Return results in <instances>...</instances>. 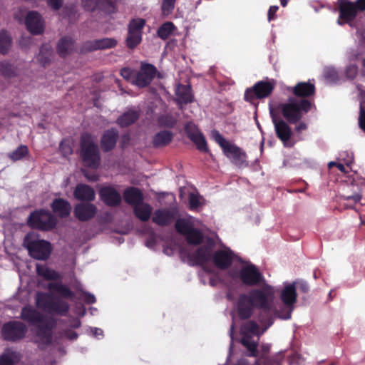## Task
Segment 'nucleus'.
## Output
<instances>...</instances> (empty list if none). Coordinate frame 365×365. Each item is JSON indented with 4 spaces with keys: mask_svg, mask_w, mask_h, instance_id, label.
<instances>
[{
    "mask_svg": "<svg viewBox=\"0 0 365 365\" xmlns=\"http://www.w3.org/2000/svg\"><path fill=\"white\" fill-rule=\"evenodd\" d=\"M60 150L64 155H70L72 153V149L66 141L61 142L60 144Z\"/></svg>",
    "mask_w": 365,
    "mask_h": 365,
    "instance_id": "obj_52",
    "label": "nucleus"
},
{
    "mask_svg": "<svg viewBox=\"0 0 365 365\" xmlns=\"http://www.w3.org/2000/svg\"><path fill=\"white\" fill-rule=\"evenodd\" d=\"M26 326L18 322L6 324L3 327V336L8 340H16L23 337L26 333Z\"/></svg>",
    "mask_w": 365,
    "mask_h": 365,
    "instance_id": "obj_18",
    "label": "nucleus"
},
{
    "mask_svg": "<svg viewBox=\"0 0 365 365\" xmlns=\"http://www.w3.org/2000/svg\"><path fill=\"white\" fill-rule=\"evenodd\" d=\"M205 204L204 198L197 192L189 194V206L192 210H199Z\"/></svg>",
    "mask_w": 365,
    "mask_h": 365,
    "instance_id": "obj_35",
    "label": "nucleus"
},
{
    "mask_svg": "<svg viewBox=\"0 0 365 365\" xmlns=\"http://www.w3.org/2000/svg\"><path fill=\"white\" fill-rule=\"evenodd\" d=\"M306 129H307V125H306V123H304L303 122L299 123L296 126V130L298 132H301Z\"/></svg>",
    "mask_w": 365,
    "mask_h": 365,
    "instance_id": "obj_61",
    "label": "nucleus"
},
{
    "mask_svg": "<svg viewBox=\"0 0 365 365\" xmlns=\"http://www.w3.org/2000/svg\"><path fill=\"white\" fill-rule=\"evenodd\" d=\"M345 164L347 166H349L352 162H353V154L352 153H348L347 154V158L344 159Z\"/></svg>",
    "mask_w": 365,
    "mask_h": 365,
    "instance_id": "obj_63",
    "label": "nucleus"
},
{
    "mask_svg": "<svg viewBox=\"0 0 365 365\" xmlns=\"http://www.w3.org/2000/svg\"><path fill=\"white\" fill-rule=\"evenodd\" d=\"M73 195L78 200L93 201L95 200L96 192L91 187L86 184H79L76 187Z\"/></svg>",
    "mask_w": 365,
    "mask_h": 365,
    "instance_id": "obj_27",
    "label": "nucleus"
},
{
    "mask_svg": "<svg viewBox=\"0 0 365 365\" xmlns=\"http://www.w3.org/2000/svg\"><path fill=\"white\" fill-rule=\"evenodd\" d=\"M152 210L153 208L150 205L142 202L134 206L135 215L142 221H147L149 220Z\"/></svg>",
    "mask_w": 365,
    "mask_h": 365,
    "instance_id": "obj_29",
    "label": "nucleus"
},
{
    "mask_svg": "<svg viewBox=\"0 0 365 365\" xmlns=\"http://www.w3.org/2000/svg\"><path fill=\"white\" fill-rule=\"evenodd\" d=\"M28 153V148L25 145H21L17 148L16 150L11 153L9 156V158L14 160H21L23 157H24Z\"/></svg>",
    "mask_w": 365,
    "mask_h": 365,
    "instance_id": "obj_42",
    "label": "nucleus"
},
{
    "mask_svg": "<svg viewBox=\"0 0 365 365\" xmlns=\"http://www.w3.org/2000/svg\"><path fill=\"white\" fill-rule=\"evenodd\" d=\"M21 318L37 327L36 341L39 346H43L52 342L51 330L55 325L53 319L41 316L30 306L23 308Z\"/></svg>",
    "mask_w": 365,
    "mask_h": 365,
    "instance_id": "obj_3",
    "label": "nucleus"
},
{
    "mask_svg": "<svg viewBox=\"0 0 365 365\" xmlns=\"http://www.w3.org/2000/svg\"><path fill=\"white\" fill-rule=\"evenodd\" d=\"M81 156L86 166L92 168L98 166L100 157L98 146L88 134H83L81 137Z\"/></svg>",
    "mask_w": 365,
    "mask_h": 365,
    "instance_id": "obj_9",
    "label": "nucleus"
},
{
    "mask_svg": "<svg viewBox=\"0 0 365 365\" xmlns=\"http://www.w3.org/2000/svg\"><path fill=\"white\" fill-rule=\"evenodd\" d=\"M60 336L63 339L74 340L77 338L78 335L74 331L66 329L62 331Z\"/></svg>",
    "mask_w": 365,
    "mask_h": 365,
    "instance_id": "obj_48",
    "label": "nucleus"
},
{
    "mask_svg": "<svg viewBox=\"0 0 365 365\" xmlns=\"http://www.w3.org/2000/svg\"><path fill=\"white\" fill-rule=\"evenodd\" d=\"M116 43V40L111 38L96 39L86 42L83 45V50L84 51H92L98 49H107L114 47Z\"/></svg>",
    "mask_w": 365,
    "mask_h": 365,
    "instance_id": "obj_21",
    "label": "nucleus"
},
{
    "mask_svg": "<svg viewBox=\"0 0 365 365\" xmlns=\"http://www.w3.org/2000/svg\"><path fill=\"white\" fill-rule=\"evenodd\" d=\"M212 246V242L208 241L205 247L198 248L191 254V261L193 264L202 266L205 269H207L210 264H214L220 269H226L233 262L234 254L227 247L213 252Z\"/></svg>",
    "mask_w": 365,
    "mask_h": 365,
    "instance_id": "obj_2",
    "label": "nucleus"
},
{
    "mask_svg": "<svg viewBox=\"0 0 365 365\" xmlns=\"http://www.w3.org/2000/svg\"><path fill=\"white\" fill-rule=\"evenodd\" d=\"M175 215L176 210L174 209H159L154 212L152 220L156 225L165 226L170 224Z\"/></svg>",
    "mask_w": 365,
    "mask_h": 365,
    "instance_id": "obj_20",
    "label": "nucleus"
},
{
    "mask_svg": "<svg viewBox=\"0 0 365 365\" xmlns=\"http://www.w3.org/2000/svg\"><path fill=\"white\" fill-rule=\"evenodd\" d=\"M123 196L125 200L128 203L133 205L134 206L142 202L143 200V195L141 192L138 189L134 187L127 189L125 191Z\"/></svg>",
    "mask_w": 365,
    "mask_h": 365,
    "instance_id": "obj_30",
    "label": "nucleus"
},
{
    "mask_svg": "<svg viewBox=\"0 0 365 365\" xmlns=\"http://www.w3.org/2000/svg\"><path fill=\"white\" fill-rule=\"evenodd\" d=\"M25 24L28 31L32 34H41L44 29V21L36 11H30L27 14Z\"/></svg>",
    "mask_w": 365,
    "mask_h": 365,
    "instance_id": "obj_17",
    "label": "nucleus"
},
{
    "mask_svg": "<svg viewBox=\"0 0 365 365\" xmlns=\"http://www.w3.org/2000/svg\"><path fill=\"white\" fill-rule=\"evenodd\" d=\"M276 289L274 287L264 284L262 288L253 289L247 294L239 297L237 305V314L242 319L250 317L255 309L266 314L277 317Z\"/></svg>",
    "mask_w": 365,
    "mask_h": 365,
    "instance_id": "obj_1",
    "label": "nucleus"
},
{
    "mask_svg": "<svg viewBox=\"0 0 365 365\" xmlns=\"http://www.w3.org/2000/svg\"><path fill=\"white\" fill-rule=\"evenodd\" d=\"M28 223L32 227L48 230L54 227L56 220L48 211L41 210L33 212Z\"/></svg>",
    "mask_w": 365,
    "mask_h": 365,
    "instance_id": "obj_11",
    "label": "nucleus"
},
{
    "mask_svg": "<svg viewBox=\"0 0 365 365\" xmlns=\"http://www.w3.org/2000/svg\"><path fill=\"white\" fill-rule=\"evenodd\" d=\"M81 297L86 302H87L88 304H92L96 302V298H95L94 295H93L90 293L83 292V291L81 293Z\"/></svg>",
    "mask_w": 365,
    "mask_h": 365,
    "instance_id": "obj_53",
    "label": "nucleus"
},
{
    "mask_svg": "<svg viewBox=\"0 0 365 365\" xmlns=\"http://www.w3.org/2000/svg\"><path fill=\"white\" fill-rule=\"evenodd\" d=\"M189 138L195 143L197 148L201 151L207 150V144L204 136L192 123H188L185 127Z\"/></svg>",
    "mask_w": 365,
    "mask_h": 365,
    "instance_id": "obj_25",
    "label": "nucleus"
},
{
    "mask_svg": "<svg viewBox=\"0 0 365 365\" xmlns=\"http://www.w3.org/2000/svg\"><path fill=\"white\" fill-rule=\"evenodd\" d=\"M273 88L274 84L271 82H258L252 88L246 90L245 98L247 101H252L255 98H262L267 97L272 93Z\"/></svg>",
    "mask_w": 365,
    "mask_h": 365,
    "instance_id": "obj_13",
    "label": "nucleus"
},
{
    "mask_svg": "<svg viewBox=\"0 0 365 365\" xmlns=\"http://www.w3.org/2000/svg\"><path fill=\"white\" fill-rule=\"evenodd\" d=\"M342 197L345 200H351L354 202H359L361 198V195L357 192H355L353 195H344Z\"/></svg>",
    "mask_w": 365,
    "mask_h": 365,
    "instance_id": "obj_54",
    "label": "nucleus"
},
{
    "mask_svg": "<svg viewBox=\"0 0 365 365\" xmlns=\"http://www.w3.org/2000/svg\"><path fill=\"white\" fill-rule=\"evenodd\" d=\"M117 132L114 130H108L103 135L101 144L102 148L105 150H109L112 149L116 143Z\"/></svg>",
    "mask_w": 365,
    "mask_h": 365,
    "instance_id": "obj_32",
    "label": "nucleus"
},
{
    "mask_svg": "<svg viewBox=\"0 0 365 365\" xmlns=\"http://www.w3.org/2000/svg\"><path fill=\"white\" fill-rule=\"evenodd\" d=\"M1 70L2 73L6 76H11L14 73L13 66L8 62L1 63Z\"/></svg>",
    "mask_w": 365,
    "mask_h": 365,
    "instance_id": "obj_49",
    "label": "nucleus"
},
{
    "mask_svg": "<svg viewBox=\"0 0 365 365\" xmlns=\"http://www.w3.org/2000/svg\"><path fill=\"white\" fill-rule=\"evenodd\" d=\"M97 208L93 204H78L74 208L76 217L81 220L86 221L92 218L96 213Z\"/></svg>",
    "mask_w": 365,
    "mask_h": 365,
    "instance_id": "obj_24",
    "label": "nucleus"
},
{
    "mask_svg": "<svg viewBox=\"0 0 365 365\" xmlns=\"http://www.w3.org/2000/svg\"><path fill=\"white\" fill-rule=\"evenodd\" d=\"M325 75H326V77L331 81H335V79L336 78V73L334 71V69H332V68L327 69Z\"/></svg>",
    "mask_w": 365,
    "mask_h": 365,
    "instance_id": "obj_56",
    "label": "nucleus"
},
{
    "mask_svg": "<svg viewBox=\"0 0 365 365\" xmlns=\"http://www.w3.org/2000/svg\"><path fill=\"white\" fill-rule=\"evenodd\" d=\"M36 271L38 275L46 279H56L58 278V274L53 269L48 268L46 265L37 264Z\"/></svg>",
    "mask_w": 365,
    "mask_h": 365,
    "instance_id": "obj_37",
    "label": "nucleus"
},
{
    "mask_svg": "<svg viewBox=\"0 0 365 365\" xmlns=\"http://www.w3.org/2000/svg\"><path fill=\"white\" fill-rule=\"evenodd\" d=\"M282 304H277V317L282 319H289L297 302V293L295 283H284L279 291Z\"/></svg>",
    "mask_w": 365,
    "mask_h": 365,
    "instance_id": "obj_4",
    "label": "nucleus"
},
{
    "mask_svg": "<svg viewBox=\"0 0 365 365\" xmlns=\"http://www.w3.org/2000/svg\"><path fill=\"white\" fill-rule=\"evenodd\" d=\"M37 306L49 313L64 314L68 309L66 303L54 299L51 295L38 293L36 297Z\"/></svg>",
    "mask_w": 365,
    "mask_h": 365,
    "instance_id": "obj_10",
    "label": "nucleus"
},
{
    "mask_svg": "<svg viewBox=\"0 0 365 365\" xmlns=\"http://www.w3.org/2000/svg\"><path fill=\"white\" fill-rule=\"evenodd\" d=\"M272 323L273 319H269L267 325H266L261 331L257 324L252 321L246 322L242 325L240 329V334L242 335L241 343L247 348L249 351V356H256L257 354V341L254 340L252 336L262 334Z\"/></svg>",
    "mask_w": 365,
    "mask_h": 365,
    "instance_id": "obj_6",
    "label": "nucleus"
},
{
    "mask_svg": "<svg viewBox=\"0 0 365 365\" xmlns=\"http://www.w3.org/2000/svg\"><path fill=\"white\" fill-rule=\"evenodd\" d=\"M359 123L360 128L365 132V111L362 108H361Z\"/></svg>",
    "mask_w": 365,
    "mask_h": 365,
    "instance_id": "obj_57",
    "label": "nucleus"
},
{
    "mask_svg": "<svg viewBox=\"0 0 365 365\" xmlns=\"http://www.w3.org/2000/svg\"><path fill=\"white\" fill-rule=\"evenodd\" d=\"M270 115L274 125L277 137L283 142L285 146H291L289 139L292 135V130L288 124L282 119L277 118L270 109Z\"/></svg>",
    "mask_w": 365,
    "mask_h": 365,
    "instance_id": "obj_15",
    "label": "nucleus"
},
{
    "mask_svg": "<svg viewBox=\"0 0 365 365\" xmlns=\"http://www.w3.org/2000/svg\"><path fill=\"white\" fill-rule=\"evenodd\" d=\"M101 200L107 205L114 206L120 203L121 197L112 187H104L99 192Z\"/></svg>",
    "mask_w": 365,
    "mask_h": 365,
    "instance_id": "obj_26",
    "label": "nucleus"
},
{
    "mask_svg": "<svg viewBox=\"0 0 365 365\" xmlns=\"http://www.w3.org/2000/svg\"><path fill=\"white\" fill-rule=\"evenodd\" d=\"M16 354L14 352H7L0 357V365H13Z\"/></svg>",
    "mask_w": 365,
    "mask_h": 365,
    "instance_id": "obj_45",
    "label": "nucleus"
},
{
    "mask_svg": "<svg viewBox=\"0 0 365 365\" xmlns=\"http://www.w3.org/2000/svg\"><path fill=\"white\" fill-rule=\"evenodd\" d=\"M116 0H82V5L88 11L98 8L106 12H110Z\"/></svg>",
    "mask_w": 365,
    "mask_h": 365,
    "instance_id": "obj_23",
    "label": "nucleus"
},
{
    "mask_svg": "<svg viewBox=\"0 0 365 365\" xmlns=\"http://www.w3.org/2000/svg\"><path fill=\"white\" fill-rule=\"evenodd\" d=\"M91 331L93 332V335H95L97 337L103 335V331L101 329L92 328Z\"/></svg>",
    "mask_w": 365,
    "mask_h": 365,
    "instance_id": "obj_64",
    "label": "nucleus"
},
{
    "mask_svg": "<svg viewBox=\"0 0 365 365\" xmlns=\"http://www.w3.org/2000/svg\"><path fill=\"white\" fill-rule=\"evenodd\" d=\"M49 289L52 292H56L65 298H69L73 296V293L68 289L58 283H51Z\"/></svg>",
    "mask_w": 365,
    "mask_h": 365,
    "instance_id": "obj_39",
    "label": "nucleus"
},
{
    "mask_svg": "<svg viewBox=\"0 0 365 365\" xmlns=\"http://www.w3.org/2000/svg\"><path fill=\"white\" fill-rule=\"evenodd\" d=\"M156 73L155 68L150 64H142L140 70L136 73L133 84L138 87L148 86L153 79Z\"/></svg>",
    "mask_w": 365,
    "mask_h": 365,
    "instance_id": "obj_16",
    "label": "nucleus"
},
{
    "mask_svg": "<svg viewBox=\"0 0 365 365\" xmlns=\"http://www.w3.org/2000/svg\"><path fill=\"white\" fill-rule=\"evenodd\" d=\"M283 116L291 123H296L307 113L311 103L305 99L290 98L287 103L280 106Z\"/></svg>",
    "mask_w": 365,
    "mask_h": 365,
    "instance_id": "obj_7",
    "label": "nucleus"
},
{
    "mask_svg": "<svg viewBox=\"0 0 365 365\" xmlns=\"http://www.w3.org/2000/svg\"><path fill=\"white\" fill-rule=\"evenodd\" d=\"M358 73V68L355 65H350L346 70V76L349 78H354Z\"/></svg>",
    "mask_w": 365,
    "mask_h": 365,
    "instance_id": "obj_51",
    "label": "nucleus"
},
{
    "mask_svg": "<svg viewBox=\"0 0 365 365\" xmlns=\"http://www.w3.org/2000/svg\"><path fill=\"white\" fill-rule=\"evenodd\" d=\"M225 155L238 166H246V155L239 148L229 144L223 150Z\"/></svg>",
    "mask_w": 365,
    "mask_h": 365,
    "instance_id": "obj_22",
    "label": "nucleus"
},
{
    "mask_svg": "<svg viewBox=\"0 0 365 365\" xmlns=\"http://www.w3.org/2000/svg\"><path fill=\"white\" fill-rule=\"evenodd\" d=\"M73 41L71 38L66 37L59 41L57 46V51L60 56H65L73 51Z\"/></svg>",
    "mask_w": 365,
    "mask_h": 365,
    "instance_id": "obj_33",
    "label": "nucleus"
},
{
    "mask_svg": "<svg viewBox=\"0 0 365 365\" xmlns=\"http://www.w3.org/2000/svg\"><path fill=\"white\" fill-rule=\"evenodd\" d=\"M175 1L173 0H163L162 13L164 16L169 15L175 8Z\"/></svg>",
    "mask_w": 365,
    "mask_h": 365,
    "instance_id": "obj_44",
    "label": "nucleus"
},
{
    "mask_svg": "<svg viewBox=\"0 0 365 365\" xmlns=\"http://www.w3.org/2000/svg\"><path fill=\"white\" fill-rule=\"evenodd\" d=\"M278 6H270L268 11V20L271 21L274 19V14L277 11Z\"/></svg>",
    "mask_w": 365,
    "mask_h": 365,
    "instance_id": "obj_58",
    "label": "nucleus"
},
{
    "mask_svg": "<svg viewBox=\"0 0 365 365\" xmlns=\"http://www.w3.org/2000/svg\"><path fill=\"white\" fill-rule=\"evenodd\" d=\"M174 28L175 26L173 23L166 22L159 28L158 35L160 38L166 39L170 35Z\"/></svg>",
    "mask_w": 365,
    "mask_h": 365,
    "instance_id": "obj_41",
    "label": "nucleus"
},
{
    "mask_svg": "<svg viewBox=\"0 0 365 365\" xmlns=\"http://www.w3.org/2000/svg\"><path fill=\"white\" fill-rule=\"evenodd\" d=\"M212 137L220 145L223 150L230 144V143H228L217 131H212Z\"/></svg>",
    "mask_w": 365,
    "mask_h": 365,
    "instance_id": "obj_46",
    "label": "nucleus"
},
{
    "mask_svg": "<svg viewBox=\"0 0 365 365\" xmlns=\"http://www.w3.org/2000/svg\"><path fill=\"white\" fill-rule=\"evenodd\" d=\"M357 35L361 43L365 44V31H358Z\"/></svg>",
    "mask_w": 365,
    "mask_h": 365,
    "instance_id": "obj_62",
    "label": "nucleus"
},
{
    "mask_svg": "<svg viewBox=\"0 0 365 365\" xmlns=\"http://www.w3.org/2000/svg\"><path fill=\"white\" fill-rule=\"evenodd\" d=\"M314 91V85L309 83H299L294 88L293 92L298 96H308Z\"/></svg>",
    "mask_w": 365,
    "mask_h": 365,
    "instance_id": "obj_34",
    "label": "nucleus"
},
{
    "mask_svg": "<svg viewBox=\"0 0 365 365\" xmlns=\"http://www.w3.org/2000/svg\"><path fill=\"white\" fill-rule=\"evenodd\" d=\"M159 123L162 126L170 127L175 123V119L171 116H164L160 118Z\"/></svg>",
    "mask_w": 365,
    "mask_h": 365,
    "instance_id": "obj_50",
    "label": "nucleus"
},
{
    "mask_svg": "<svg viewBox=\"0 0 365 365\" xmlns=\"http://www.w3.org/2000/svg\"><path fill=\"white\" fill-rule=\"evenodd\" d=\"M354 4L357 10L365 11V0H357Z\"/></svg>",
    "mask_w": 365,
    "mask_h": 365,
    "instance_id": "obj_59",
    "label": "nucleus"
},
{
    "mask_svg": "<svg viewBox=\"0 0 365 365\" xmlns=\"http://www.w3.org/2000/svg\"><path fill=\"white\" fill-rule=\"evenodd\" d=\"M172 134L169 131H162L155 135L153 143L155 146H163L170 142Z\"/></svg>",
    "mask_w": 365,
    "mask_h": 365,
    "instance_id": "obj_38",
    "label": "nucleus"
},
{
    "mask_svg": "<svg viewBox=\"0 0 365 365\" xmlns=\"http://www.w3.org/2000/svg\"><path fill=\"white\" fill-rule=\"evenodd\" d=\"M137 72H135L130 68H124L121 69L120 74L121 76L128 80L130 81L133 83V79H135V76L136 75Z\"/></svg>",
    "mask_w": 365,
    "mask_h": 365,
    "instance_id": "obj_47",
    "label": "nucleus"
},
{
    "mask_svg": "<svg viewBox=\"0 0 365 365\" xmlns=\"http://www.w3.org/2000/svg\"><path fill=\"white\" fill-rule=\"evenodd\" d=\"M176 96L179 103H187L192 100L190 88L187 86L179 85L176 88Z\"/></svg>",
    "mask_w": 365,
    "mask_h": 365,
    "instance_id": "obj_31",
    "label": "nucleus"
},
{
    "mask_svg": "<svg viewBox=\"0 0 365 365\" xmlns=\"http://www.w3.org/2000/svg\"><path fill=\"white\" fill-rule=\"evenodd\" d=\"M200 221L188 216L185 218L178 219L175 222L176 230L185 235L189 243L198 244L202 240V234L195 227L199 226Z\"/></svg>",
    "mask_w": 365,
    "mask_h": 365,
    "instance_id": "obj_8",
    "label": "nucleus"
},
{
    "mask_svg": "<svg viewBox=\"0 0 365 365\" xmlns=\"http://www.w3.org/2000/svg\"><path fill=\"white\" fill-rule=\"evenodd\" d=\"M231 278L239 279L249 286H256L264 282V279L256 266L250 263H240L229 272Z\"/></svg>",
    "mask_w": 365,
    "mask_h": 365,
    "instance_id": "obj_5",
    "label": "nucleus"
},
{
    "mask_svg": "<svg viewBox=\"0 0 365 365\" xmlns=\"http://www.w3.org/2000/svg\"><path fill=\"white\" fill-rule=\"evenodd\" d=\"M340 15L338 23L342 24L354 19L356 16L357 9L354 3L341 0L339 2Z\"/></svg>",
    "mask_w": 365,
    "mask_h": 365,
    "instance_id": "obj_19",
    "label": "nucleus"
},
{
    "mask_svg": "<svg viewBox=\"0 0 365 365\" xmlns=\"http://www.w3.org/2000/svg\"><path fill=\"white\" fill-rule=\"evenodd\" d=\"M51 55V47L48 45H46L41 48L40 53L38 56V61H41L42 63L45 64L50 60Z\"/></svg>",
    "mask_w": 365,
    "mask_h": 365,
    "instance_id": "obj_43",
    "label": "nucleus"
},
{
    "mask_svg": "<svg viewBox=\"0 0 365 365\" xmlns=\"http://www.w3.org/2000/svg\"><path fill=\"white\" fill-rule=\"evenodd\" d=\"M53 211L61 217L69 215L71 211L70 203L63 199H56L51 205Z\"/></svg>",
    "mask_w": 365,
    "mask_h": 365,
    "instance_id": "obj_28",
    "label": "nucleus"
},
{
    "mask_svg": "<svg viewBox=\"0 0 365 365\" xmlns=\"http://www.w3.org/2000/svg\"><path fill=\"white\" fill-rule=\"evenodd\" d=\"M28 249L31 256L36 259H47L51 250L50 243L42 240L29 242Z\"/></svg>",
    "mask_w": 365,
    "mask_h": 365,
    "instance_id": "obj_14",
    "label": "nucleus"
},
{
    "mask_svg": "<svg viewBox=\"0 0 365 365\" xmlns=\"http://www.w3.org/2000/svg\"><path fill=\"white\" fill-rule=\"evenodd\" d=\"M11 46V41L9 35L5 32H0V53H6Z\"/></svg>",
    "mask_w": 365,
    "mask_h": 365,
    "instance_id": "obj_40",
    "label": "nucleus"
},
{
    "mask_svg": "<svg viewBox=\"0 0 365 365\" xmlns=\"http://www.w3.org/2000/svg\"><path fill=\"white\" fill-rule=\"evenodd\" d=\"M138 113L135 110H129L118 119V123L121 126H128L134 123L138 118Z\"/></svg>",
    "mask_w": 365,
    "mask_h": 365,
    "instance_id": "obj_36",
    "label": "nucleus"
},
{
    "mask_svg": "<svg viewBox=\"0 0 365 365\" xmlns=\"http://www.w3.org/2000/svg\"><path fill=\"white\" fill-rule=\"evenodd\" d=\"M70 326L72 328H78L81 326V322L78 319H73L70 322Z\"/></svg>",
    "mask_w": 365,
    "mask_h": 365,
    "instance_id": "obj_60",
    "label": "nucleus"
},
{
    "mask_svg": "<svg viewBox=\"0 0 365 365\" xmlns=\"http://www.w3.org/2000/svg\"><path fill=\"white\" fill-rule=\"evenodd\" d=\"M47 2L53 9H58L62 5L63 0H47Z\"/></svg>",
    "mask_w": 365,
    "mask_h": 365,
    "instance_id": "obj_55",
    "label": "nucleus"
},
{
    "mask_svg": "<svg viewBox=\"0 0 365 365\" xmlns=\"http://www.w3.org/2000/svg\"><path fill=\"white\" fill-rule=\"evenodd\" d=\"M145 24V20L142 19H133L130 23L126 39L127 45L129 48H135L140 43L142 39V30Z\"/></svg>",
    "mask_w": 365,
    "mask_h": 365,
    "instance_id": "obj_12",
    "label": "nucleus"
}]
</instances>
